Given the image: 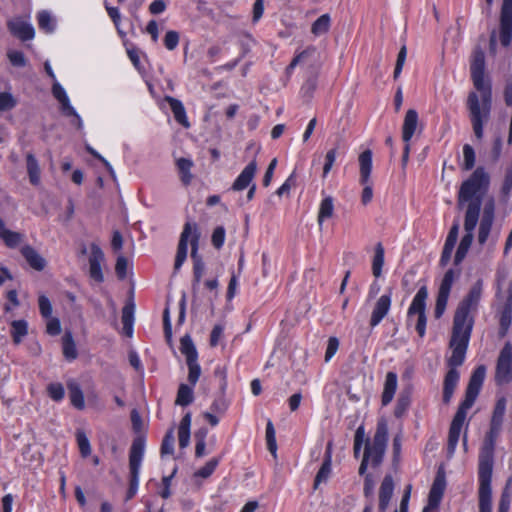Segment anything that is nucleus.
<instances>
[{
  "instance_id": "obj_1",
  "label": "nucleus",
  "mask_w": 512,
  "mask_h": 512,
  "mask_svg": "<svg viewBox=\"0 0 512 512\" xmlns=\"http://www.w3.org/2000/svg\"><path fill=\"white\" fill-rule=\"evenodd\" d=\"M471 78L476 92H470L467 98V108L473 132L477 139L484 135V125L489 121L492 108V88L485 78V54L481 49H475L470 64Z\"/></svg>"
},
{
  "instance_id": "obj_2",
  "label": "nucleus",
  "mask_w": 512,
  "mask_h": 512,
  "mask_svg": "<svg viewBox=\"0 0 512 512\" xmlns=\"http://www.w3.org/2000/svg\"><path fill=\"white\" fill-rule=\"evenodd\" d=\"M388 440V425L386 420L381 419L377 423V429L372 439H365V429L363 426H359L355 432L354 437V455L358 457L365 442V450L363 459L359 467V474L365 476L364 479V495L371 497L374 492V480L370 474H365L368 467H378L384 457Z\"/></svg>"
},
{
  "instance_id": "obj_3",
  "label": "nucleus",
  "mask_w": 512,
  "mask_h": 512,
  "mask_svg": "<svg viewBox=\"0 0 512 512\" xmlns=\"http://www.w3.org/2000/svg\"><path fill=\"white\" fill-rule=\"evenodd\" d=\"M200 240V232L195 222H186L180 236L176 259L175 269L178 270L185 262L188 255V245L191 246V258L193 260V275L195 283H199L204 274L205 264L198 254Z\"/></svg>"
},
{
  "instance_id": "obj_4",
  "label": "nucleus",
  "mask_w": 512,
  "mask_h": 512,
  "mask_svg": "<svg viewBox=\"0 0 512 512\" xmlns=\"http://www.w3.org/2000/svg\"><path fill=\"white\" fill-rule=\"evenodd\" d=\"M490 178L488 173L482 167H478L472 175L465 180L458 193V205L464 207L465 204L478 202L482 204V198L488 189Z\"/></svg>"
},
{
  "instance_id": "obj_5",
  "label": "nucleus",
  "mask_w": 512,
  "mask_h": 512,
  "mask_svg": "<svg viewBox=\"0 0 512 512\" xmlns=\"http://www.w3.org/2000/svg\"><path fill=\"white\" fill-rule=\"evenodd\" d=\"M483 287V281L480 279L471 285L467 294L458 304L453 324L473 328V313L477 311L482 299Z\"/></svg>"
},
{
  "instance_id": "obj_6",
  "label": "nucleus",
  "mask_w": 512,
  "mask_h": 512,
  "mask_svg": "<svg viewBox=\"0 0 512 512\" xmlns=\"http://www.w3.org/2000/svg\"><path fill=\"white\" fill-rule=\"evenodd\" d=\"M471 332L472 328L453 324L452 336L450 340L452 353L448 359V364L454 369L457 366L462 365L465 360Z\"/></svg>"
},
{
  "instance_id": "obj_7",
  "label": "nucleus",
  "mask_w": 512,
  "mask_h": 512,
  "mask_svg": "<svg viewBox=\"0 0 512 512\" xmlns=\"http://www.w3.org/2000/svg\"><path fill=\"white\" fill-rule=\"evenodd\" d=\"M145 452V441L138 437L134 439L129 453L130 486L127 492V500L133 498L139 487L140 469Z\"/></svg>"
},
{
  "instance_id": "obj_8",
  "label": "nucleus",
  "mask_w": 512,
  "mask_h": 512,
  "mask_svg": "<svg viewBox=\"0 0 512 512\" xmlns=\"http://www.w3.org/2000/svg\"><path fill=\"white\" fill-rule=\"evenodd\" d=\"M44 68H45V71L48 74V76L53 80L52 95L59 102L61 112L67 117H70V116L73 117L74 124H76L78 128H82L83 121H82L80 115L75 110V108L71 105V102H70V99L68 97L66 90L57 81L55 73H54L49 61L45 62Z\"/></svg>"
},
{
  "instance_id": "obj_9",
  "label": "nucleus",
  "mask_w": 512,
  "mask_h": 512,
  "mask_svg": "<svg viewBox=\"0 0 512 512\" xmlns=\"http://www.w3.org/2000/svg\"><path fill=\"white\" fill-rule=\"evenodd\" d=\"M501 428V426L490 424L479 451L478 469L493 470L495 444Z\"/></svg>"
},
{
  "instance_id": "obj_10",
  "label": "nucleus",
  "mask_w": 512,
  "mask_h": 512,
  "mask_svg": "<svg viewBox=\"0 0 512 512\" xmlns=\"http://www.w3.org/2000/svg\"><path fill=\"white\" fill-rule=\"evenodd\" d=\"M427 297V288L425 286L419 288L408 309V316L410 318L417 316L415 328L420 337H424L426 333L427 318L425 310Z\"/></svg>"
},
{
  "instance_id": "obj_11",
  "label": "nucleus",
  "mask_w": 512,
  "mask_h": 512,
  "mask_svg": "<svg viewBox=\"0 0 512 512\" xmlns=\"http://www.w3.org/2000/svg\"><path fill=\"white\" fill-rule=\"evenodd\" d=\"M492 473L493 470L478 469L479 512H492Z\"/></svg>"
},
{
  "instance_id": "obj_12",
  "label": "nucleus",
  "mask_w": 512,
  "mask_h": 512,
  "mask_svg": "<svg viewBox=\"0 0 512 512\" xmlns=\"http://www.w3.org/2000/svg\"><path fill=\"white\" fill-rule=\"evenodd\" d=\"M495 381L498 385L512 381V345L510 343H506L499 354Z\"/></svg>"
},
{
  "instance_id": "obj_13",
  "label": "nucleus",
  "mask_w": 512,
  "mask_h": 512,
  "mask_svg": "<svg viewBox=\"0 0 512 512\" xmlns=\"http://www.w3.org/2000/svg\"><path fill=\"white\" fill-rule=\"evenodd\" d=\"M486 376V367L484 365L478 366L471 375L464 401L460 404V406L470 409L483 385L484 379Z\"/></svg>"
},
{
  "instance_id": "obj_14",
  "label": "nucleus",
  "mask_w": 512,
  "mask_h": 512,
  "mask_svg": "<svg viewBox=\"0 0 512 512\" xmlns=\"http://www.w3.org/2000/svg\"><path fill=\"white\" fill-rule=\"evenodd\" d=\"M512 40V0H503L500 15V42L510 45Z\"/></svg>"
},
{
  "instance_id": "obj_15",
  "label": "nucleus",
  "mask_w": 512,
  "mask_h": 512,
  "mask_svg": "<svg viewBox=\"0 0 512 512\" xmlns=\"http://www.w3.org/2000/svg\"><path fill=\"white\" fill-rule=\"evenodd\" d=\"M469 409L459 406L449 429L448 435V452L453 454L461 435V431L466 420Z\"/></svg>"
},
{
  "instance_id": "obj_16",
  "label": "nucleus",
  "mask_w": 512,
  "mask_h": 512,
  "mask_svg": "<svg viewBox=\"0 0 512 512\" xmlns=\"http://www.w3.org/2000/svg\"><path fill=\"white\" fill-rule=\"evenodd\" d=\"M9 31L21 40H31L35 36V30L29 20L16 17L8 21Z\"/></svg>"
},
{
  "instance_id": "obj_17",
  "label": "nucleus",
  "mask_w": 512,
  "mask_h": 512,
  "mask_svg": "<svg viewBox=\"0 0 512 512\" xmlns=\"http://www.w3.org/2000/svg\"><path fill=\"white\" fill-rule=\"evenodd\" d=\"M445 486V477L443 475L438 474L434 479V482L430 489L428 504L427 506L424 507L423 512H431L439 506L444 494Z\"/></svg>"
},
{
  "instance_id": "obj_18",
  "label": "nucleus",
  "mask_w": 512,
  "mask_h": 512,
  "mask_svg": "<svg viewBox=\"0 0 512 512\" xmlns=\"http://www.w3.org/2000/svg\"><path fill=\"white\" fill-rule=\"evenodd\" d=\"M91 253L89 256V274L92 279L97 282H102L104 276L102 273L101 264L104 261V253L101 248L96 245H91Z\"/></svg>"
},
{
  "instance_id": "obj_19",
  "label": "nucleus",
  "mask_w": 512,
  "mask_h": 512,
  "mask_svg": "<svg viewBox=\"0 0 512 512\" xmlns=\"http://www.w3.org/2000/svg\"><path fill=\"white\" fill-rule=\"evenodd\" d=\"M391 302V293L383 294L378 298L374 305L370 318L371 327H376L377 325L380 324V322L388 314L391 307Z\"/></svg>"
},
{
  "instance_id": "obj_20",
  "label": "nucleus",
  "mask_w": 512,
  "mask_h": 512,
  "mask_svg": "<svg viewBox=\"0 0 512 512\" xmlns=\"http://www.w3.org/2000/svg\"><path fill=\"white\" fill-rule=\"evenodd\" d=\"M257 170V164L256 161H251L239 174V176L236 178V180L233 183V190L235 191H242L246 189L250 183L252 182L255 173Z\"/></svg>"
},
{
  "instance_id": "obj_21",
  "label": "nucleus",
  "mask_w": 512,
  "mask_h": 512,
  "mask_svg": "<svg viewBox=\"0 0 512 512\" xmlns=\"http://www.w3.org/2000/svg\"><path fill=\"white\" fill-rule=\"evenodd\" d=\"M394 491V482L390 475H386L379 491V510L385 512L389 506Z\"/></svg>"
},
{
  "instance_id": "obj_22",
  "label": "nucleus",
  "mask_w": 512,
  "mask_h": 512,
  "mask_svg": "<svg viewBox=\"0 0 512 512\" xmlns=\"http://www.w3.org/2000/svg\"><path fill=\"white\" fill-rule=\"evenodd\" d=\"M458 232H459V225L457 223H455L451 227V229L447 235L445 244H444L443 252L441 255V259H440V263L443 266L447 265L451 259L454 247H455L457 239H458Z\"/></svg>"
},
{
  "instance_id": "obj_23",
  "label": "nucleus",
  "mask_w": 512,
  "mask_h": 512,
  "mask_svg": "<svg viewBox=\"0 0 512 512\" xmlns=\"http://www.w3.org/2000/svg\"><path fill=\"white\" fill-rule=\"evenodd\" d=\"M398 386V377L395 372H388L385 377L384 387L382 392V405L387 406L392 402Z\"/></svg>"
},
{
  "instance_id": "obj_24",
  "label": "nucleus",
  "mask_w": 512,
  "mask_h": 512,
  "mask_svg": "<svg viewBox=\"0 0 512 512\" xmlns=\"http://www.w3.org/2000/svg\"><path fill=\"white\" fill-rule=\"evenodd\" d=\"M418 125V113L414 109H409L406 112L403 126H402V139L408 143L413 137Z\"/></svg>"
},
{
  "instance_id": "obj_25",
  "label": "nucleus",
  "mask_w": 512,
  "mask_h": 512,
  "mask_svg": "<svg viewBox=\"0 0 512 512\" xmlns=\"http://www.w3.org/2000/svg\"><path fill=\"white\" fill-rule=\"evenodd\" d=\"M465 206H466V213H465V220H464V229H465V232L473 233L477 226V223L479 221L481 204H478V202H475V203H471V204H465Z\"/></svg>"
},
{
  "instance_id": "obj_26",
  "label": "nucleus",
  "mask_w": 512,
  "mask_h": 512,
  "mask_svg": "<svg viewBox=\"0 0 512 512\" xmlns=\"http://www.w3.org/2000/svg\"><path fill=\"white\" fill-rule=\"evenodd\" d=\"M21 253L33 269L42 271L45 268V259L30 245L23 246Z\"/></svg>"
},
{
  "instance_id": "obj_27",
  "label": "nucleus",
  "mask_w": 512,
  "mask_h": 512,
  "mask_svg": "<svg viewBox=\"0 0 512 512\" xmlns=\"http://www.w3.org/2000/svg\"><path fill=\"white\" fill-rule=\"evenodd\" d=\"M358 162L360 172L359 182L366 183L368 180H370L372 172V151H363L358 157Z\"/></svg>"
},
{
  "instance_id": "obj_28",
  "label": "nucleus",
  "mask_w": 512,
  "mask_h": 512,
  "mask_svg": "<svg viewBox=\"0 0 512 512\" xmlns=\"http://www.w3.org/2000/svg\"><path fill=\"white\" fill-rule=\"evenodd\" d=\"M334 199L332 196H324L318 208L317 222L321 227L323 223L334 215Z\"/></svg>"
},
{
  "instance_id": "obj_29",
  "label": "nucleus",
  "mask_w": 512,
  "mask_h": 512,
  "mask_svg": "<svg viewBox=\"0 0 512 512\" xmlns=\"http://www.w3.org/2000/svg\"><path fill=\"white\" fill-rule=\"evenodd\" d=\"M459 381V373L456 369L451 368L444 379V388H443V401L444 403H449L454 390Z\"/></svg>"
},
{
  "instance_id": "obj_30",
  "label": "nucleus",
  "mask_w": 512,
  "mask_h": 512,
  "mask_svg": "<svg viewBox=\"0 0 512 512\" xmlns=\"http://www.w3.org/2000/svg\"><path fill=\"white\" fill-rule=\"evenodd\" d=\"M164 101H166L169 104V106L174 114L175 120L178 123H180L181 125L188 127L189 123L187 121L186 111H185V108H184L182 102L176 98L171 97V96H166L164 98Z\"/></svg>"
},
{
  "instance_id": "obj_31",
  "label": "nucleus",
  "mask_w": 512,
  "mask_h": 512,
  "mask_svg": "<svg viewBox=\"0 0 512 512\" xmlns=\"http://www.w3.org/2000/svg\"><path fill=\"white\" fill-rule=\"evenodd\" d=\"M0 238L9 248H16L23 240V235L5 228L4 222L0 218Z\"/></svg>"
},
{
  "instance_id": "obj_32",
  "label": "nucleus",
  "mask_w": 512,
  "mask_h": 512,
  "mask_svg": "<svg viewBox=\"0 0 512 512\" xmlns=\"http://www.w3.org/2000/svg\"><path fill=\"white\" fill-rule=\"evenodd\" d=\"M176 166L182 183L184 185H189L193 179V175L191 173L193 161L190 158H178L176 160Z\"/></svg>"
},
{
  "instance_id": "obj_33",
  "label": "nucleus",
  "mask_w": 512,
  "mask_h": 512,
  "mask_svg": "<svg viewBox=\"0 0 512 512\" xmlns=\"http://www.w3.org/2000/svg\"><path fill=\"white\" fill-rule=\"evenodd\" d=\"M26 166L31 184L38 186L40 184L41 171L38 161L32 153H28L26 156Z\"/></svg>"
},
{
  "instance_id": "obj_34",
  "label": "nucleus",
  "mask_w": 512,
  "mask_h": 512,
  "mask_svg": "<svg viewBox=\"0 0 512 512\" xmlns=\"http://www.w3.org/2000/svg\"><path fill=\"white\" fill-rule=\"evenodd\" d=\"M38 26L45 33L51 34L56 30V19L47 10H42L37 14Z\"/></svg>"
},
{
  "instance_id": "obj_35",
  "label": "nucleus",
  "mask_w": 512,
  "mask_h": 512,
  "mask_svg": "<svg viewBox=\"0 0 512 512\" xmlns=\"http://www.w3.org/2000/svg\"><path fill=\"white\" fill-rule=\"evenodd\" d=\"M180 351L186 357V363L198 361L197 350L189 335H185L181 338Z\"/></svg>"
},
{
  "instance_id": "obj_36",
  "label": "nucleus",
  "mask_w": 512,
  "mask_h": 512,
  "mask_svg": "<svg viewBox=\"0 0 512 512\" xmlns=\"http://www.w3.org/2000/svg\"><path fill=\"white\" fill-rule=\"evenodd\" d=\"M331 473V443L328 444L325 460L322 463L316 477L314 487L317 488L322 482H326Z\"/></svg>"
},
{
  "instance_id": "obj_37",
  "label": "nucleus",
  "mask_w": 512,
  "mask_h": 512,
  "mask_svg": "<svg viewBox=\"0 0 512 512\" xmlns=\"http://www.w3.org/2000/svg\"><path fill=\"white\" fill-rule=\"evenodd\" d=\"M194 386L189 384L181 383L178 388L175 403L179 406H188L194 400Z\"/></svg>"
},
{
  "instance_id": "obj_38",
  "label": "nucleus",
  "mask_w": 512,
  "mask_h": 512,
  "mask_svg": "<svg viewBox=\"0 0 512 512\" xmlns=\"http://www.w3.org/2000/svg\"><path fill=\"white\" fill-rule=\"evenodd\" d=\"M62 349L63 355L68 361H73L77 358L78 352L76 349V345L72 333L69 331L65 332L62 338Z\"/></svg>"
},
{
  "instance_id": "obj_39",
  "label": "nucleus",
  "mask_w": 512,
  "mask_h": 512,
  "mask_svg": "<svg viewBox=\"0 0 512 512\" xmlns=\"http://www.w3.org/2000/svg\"><path fill=\"white\" fill-rule=\"evenodd\" d=\"M11 336L15 344H20L28 334V323L25 320H13L11 322Z\"/></svg>"
},
{
  "instance_id": "obj_40",
  "label": "nucleus",
  "mask_w": 512,
  "mask_h": 512,
  "mask_svg": "<svg viewBox=\"0 0 512 512\" xmlns=\"http://www.w3.org/2000/svg\"><path fill=\"white\" fill-rule=\"evenodd\" d=\"M71 404L78 410L85 408L84 394L80 386L75 382L68 383Z\"/></svg>"
},
{
  "instance_id": "obj_41",
  "label": "nucleus",
  "mask_w": 512,
  "mask_h": 512,
  "mask_svg": "<svg viewBox=\"0 0 512 512\" xmlns=\"http://www.w3.org/2000/svg\"><path fill=\"white\" fill-rule=\"evenodd\" d=\"M499 323L501 327V333L504 335L512 323V298H509L503 306L500 312Z\"/></svg>"
},
{
  "instance_id": "obj_42",
  "label": "nucleus",
  "mask_w": 512,
  "mask_h": 512,
  "mask_svg": "<svg viewBox=\"0 0 512 512\" xmlns=\"http://www.w3.org/2000/svg\"><path fill=\"white\" fill-rule=\"evenodd\" d=\"M473 237H474L473 233H468V232H466V234L462 237L460 244L457 248L455 258H454V263L456 265L460 264L463 261V259L465 258L466 254L472 244Z\"/></svg>"
},
{
  "instance_id": "obj_43",
  "label": "nucleus",
  "mask_w": 512,
  "mask_h": 512,
  "mask_svg": "<svg viewBox=\"0 0 512 512\" xmlns=\"http://www.w3.org/2000/svg\"><path fill=\"white\" fill-rule=\"evenodd\" d=\"M384 247L378 243L375 247V254L372 261V273L378 278L382 274V267L384 265Z\"/></svg>"
},
{
  "instance_id": "obj_44",
  "label": "nucleus",
  "mask_w": 512,
  "mask_h": 512,
  "mask_svg": "<svg viewBox=\"0 0 512 512\" xmlns=\"http://www.w3.org/2000/svg\"><path fill=\"white\" fill-rule=\"evenodd\" d=\"M458 273L453 269H448L441 281L438 293L450 296V292Z\"/></svg>"
},
{
  "instance_id": "obj_45",
  "label": "nucleus",
  "mask_w": 512,
  "mask_h": 512,
  "mask_svg": "<svg viewBox=\"0 0 512 512\" xmlns=\"http://www.w3.org/2000/svg\"><path fill=\"white\" fill-rule=\"evenodd\" d=\"M331 19L328 14L321 15L311 27V32L315 36H321L329 31Z\"/></svg>"
},
{
  "instance_id": "obj_46",
  "label": "nucleus",
  "mask_w": 512,
  "mask_h": 512,
  "mask_svg": "<svg viewBox=\"0 0 512 512\" xmlns=\"http://www.w3.org/2000/svg\"><path fill=\"white\" fill-rule=\"evenodd\" d=\"M505 411L506 399L504 397H501L497 400L495 404L490 424L502 427Z\"/></svg>"
},
{
  "instance_id": "obj_47",
  "label": "nucleus",
  "mask_w": 512,
  "mask_h": 512,
  "mask_svg": "<svg viewBox=\"0 0 512 512\" xmlns=\"http://www.w3.org/2000/svg\"><path fill=\"white\" fill-rule=\"evenodd\" d=\"M77 444L82 457L86 458L91 454L90 441L83 431L76 433Z\"/></svg>"
},
{
  "instance_id": "obj_48",
  "label": "nucleus",
  "mask_w": 512,
  "mask_h": 512,
  "mask_svg": "<svg viewBox=\"0 0 512 512\" xmlns=\"http://www.w3.org/2000/svg\"><path fill=\"white\" fill-rule=\"evenodd\" d=\"M266 442L269 451L276 456L277 444H276V433L271 421H268L266 426Z\"/></svg>"
},
{
  "instance_id": "obj_49",
  "label": "nucleus",
  "mask_w": 512,
  "mask_h": 512,
  "mask_svg": "<svg viewBox=\"0 0 512 512\" xmlns=\"http://www.w3.org/2000/svg\"><path fill=\"white\" fill-rule=\"evenodd\" d=\"M218 464H219V459L212 458L202 468L197 470L195 472L194 476L200 477V478H208L209 476H211L213 474V472L215 471Z\"/></svg>"
},
{
  "instance_id": "obj_50",
  "label": "nucleus",
  "mask_w": 512,
  "mask_h": 512,
  "mask_svg": "<svg viewBox=\"0 0 512 512\" xmlns=\"http://www.w3.org/2000/svg\"><path fill=\"white\" fill-rule=\"evenodd\" d=\"M47 393L54 401H61L65 396L64 386L61 383H50L47 386Z\"/></svg>"
},
{
  "instance_id": "obj_51",
  "label": "nucleus",
  "mask_w": 512,
  "mask_h": 512,
  "mask_svg": "<svg viewBox=\"0 0 512 512\" xmlns=\"http://www.w3.org/2000/svg\"><path fill=\"white\" fill-rule=\"evenodd\" d=\"M189 385L195 386L201 376V367L198 361L187 363Z\"/></svg>"
},
{
  "instance_id": "obj_52",
  "label": "nucleus",
  "mask_w": 512,
  "mask_h": 512,
  "mask_svg": "<svg viewBox=\"0 0 512 512\" xmlns=\"http://www.w3.org/2000/svg\"><path fill=\"white\" fill-rule=\"evenodd\" d=\"M463 165L466 170H470L475 165V152L472 146L465 144L463 146Z\"/></svg>"
},
{
  "instance_id": "obj_53",
  "label": "nucleus",
  "mask_w": 512,
  "mask_h": 512,
  "mask_svg": "<svg viewBox=\"0 0 512 512\" xmlns=\"http://www.w3.org/2000/svg\"><path fill=\"white\" fill-rule=\"evenodd\" d=\"M39 311L43 318L52 316V304L49 298L43 294L38 297Z\"/></svg>"
},
{
  "instance_id": "obj_54",
  "label": "nucleus",
  "mask_w": 512,
  "mask_h": 512,
  "mask_svg": "<svg viewBox=\"0 0 512 512\" xmlns=\"http://www.w3.org/2000/svg\"><path fill=\"white\" fill-rule=\"evenodd\" d=\"M16 104L17 102L11 93H0V111L11 110L16 106Z\"/></svg>"
},
{
  "instance_id": "obj_55",
  "label": "nucleus",
  "mask_w": 512,
  "mask_h": 512,
  "mask_svg": "<svg viewBox=\"0 0 512 512\" xmlns=\"http://www.w3.org/2000/svg\"><path fill=\"white\" fill-rule=\"evenodd\" d=\"M174 442H175V438H174V432L172 429H170L164 439H163V442H162V445H161V453L163 455L165 454H172L173 451H174Z\"/></svg>"
},
{
  "instance_id": "obj_56",
  "label": "nucleus",
  "mask_w": 512,
  "mask_h": 512,
  "mask_svg": "<svg viewBox=\"0 0 512 512\" xmlns=\"http://www.w3.org/2000/svg\"><path fill=\"white\" fill-rule=\"evenodd\" d=\"M492 223L493 222L490 221L489 219L481 220L478 233V241L480 244H484L487 241L492 227Z\"/></svg>"
},
{
  "instance_id": "obj_57",
  "label": "nucleus",
  "mask_w": 512,
  "mask_h": 512,
  "mask_svg": "<svg viewBox=\"0 0 512 512\" xmlns=\"http://www.w3.org/2000/svg\"><path fill=\"white\" fill-rule=\"evenodd\" d=\"M226 232L224 227L218 226L214 229L211 242L216 249H220L225 242Z\"/></svg>"
},
{
  "instance_id": "obj_58",
  "label": "nucleus",
  "mask_w": 512,
  "mask_h": 512,
  "mask_svg": "<svg viewBox=\"0 0 512 512\" xmlns=\"http://www.w3.org/2000/svg\"><path fill=\"white\" fill-rule=\"evenodd\" d=\"M179 39V33L177 31L170 30L165 34L164 45L168 50L172 51L178 46Z\"/></svg>"
},
{
  "instance_id": "obj_59",
  "label": "nucleus",
  "mask_w": 512,
  "mask_h": 512,
  "mask_svg": "<svg viewBox=\"0 0 512 512\" xmlns=\"http://www.w3.org/2000/svg\"><path fill=\"white\" fill-rule=\"evenodd\" d=\"M448 300H449L448 295L438 293L437 299H436V305H435V312H434L435 317L437 319L442 317V315L444 314L446 307H447Z\"/></svg>"
},
{
  "instance_id": "obj_60",
  "label": "nucleus",
  "mask_w": 512,
  "mask_h": 512,
  "mask_svg": "<svg viewBox=\"0 0 512 512\" xmlns=\"http://www.w3.org/2000/svg\"><path fill=\"white\" fill-rule=\"evenodd\" d=\"M511 504V490L505 487L498 505V512H509Z\"/></svg>"
},
{
  "instance_id": "obj_61",
  "label": "nucleus",
  "mask_w": 512,
  "mask_h": 512,
  "mask_svg": "<svg viewBox=\"0 0 512 512\" xmlns=\"http://www.w3.org/2000/svg\"><path fill=\"white\" fill-rule=\"evenodd\" d=\"M512 190V162L505 168V175L501 191L504 195H509Z\"/></svg>"
},
{
  "instance_id": "obj_62",
  "label": "nucleus",
  "mask_w": 512,
  "mask_h": 512,
  "mask_svg": "<svg viewBox=\"0 0 512 512\" xmlns=\"http://www.w3.org/2000/svg\"><path fill=\"white\" fill-rule=\"evenodd\" d=\"M46 322V332L51 336H56L61 332V324L58 318L50 316L49 318H45Z\"/></svg>"
},
{
  "instance_id": "obj_63",
  "label": "nucleus",
  "mask_w": 512,
  "mask_h": 512,
  "mask_svg": "<svg viewBox=\"0 0 512 512\" xmlns=\"http://www.w3.org/2000/svg\"><path fill=\"white\" fill-rule=\"evenodd\" d=\"M337 152L336 149H331L326 153L325 164L323 167V177H326L331 171L333 164L336 160Z\"/></svg>"
},
{
  "instance_id": "obj_64",
  "label": "nucleus",
  "mask_w": 512,
  "mask_h": 512,
  "mask_svg": "<svg viewBox=\"0 0 512 512\" xmlns=\"http://www.w3.org/2000/svg\"><path fill=\"white\" fill-rule=\"evenodd\" d=\"M127 267H128L127 259L122 255L118 256L116 265H115V271L120 279H124L126 277Z\"/></svg>"
}]
</instances>
